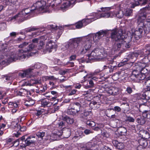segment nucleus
Wrapping results in <instances>:
<instances>
[{
  "mask_svg": "<svg viewBox=\"0 0 150 150\" xmlns=\"http://www.w3.org/2000/svg\"><path fill=\"white\" fill-rule=\"evenodd\" d=\"M112 110L115 112H119L121 111V109L118 106H115L114 107Z\"/></svg>",
  "mask_w": 150,
  "mask_h": 150,
  "instance_id": "nucleus-52",
  "label": "nucleus"
},
{
  "mask_svg": "<svg viewBox=\"0 0 150 150\" xmlns=\"http://www.w3.org/2000/svg\"><path fill=\"white\" fill-rule=\"evenodd\" d=\"M45 78L46 80H54L56 79L53 76H45Z\"/></svg>",
  "mask_w": 150,
  "mask_h": 150,
  "instance_id": "nucleus-54",
  "label": "nucleus"
},
{
  "mask_svg": "<svg viewBox=\"0 0 150 150\" xmlns=\"http://www.w3.org/2000/svg\"><path fill=\"white\" fill-rule=\"evenodd\" d=\"M11 127L15 129L17 133L14 134V136L18 137L20 135V133L18 132V129H20V125H18L16 122H12L11 125Z\"/></svg>",
  "mask_w": 150,
  "mask_h": 150,
  "instance_id": "nucleus-18",
  "label": "nucleus"
},
{
  "mask_svg": "<svg viewBox=\"0 0 150 150\" xmlns=\"http://www.w3.org/2000/svg\"><path fill=\"white\" fill-rule=\"evenodd\" d=\"M51 93L52 95H53L54 96L53 97H52L51 96H46L47 97H51L52 98L51 99V100H54V99H56L57 98V96L58 95V93L56 91H51Z\"/></svg>",
  "mask_w": 150,
  "mask_h": 150,
  "instance_id": "nucleus-33",
  "label": "nucleus"
},
{
  "mask_svg": "<svg viewBox=\"0 0 150 150\" xmlns=\"http://www.w3.org/2000/svg\"><path fill=\"white\" fill-rule=\"evenodd\" d=\"M81 108V104L79 103H74L70 105V107L67 110V113L70 115H77L80 111Z\"/></svg>",
  "mask_w": 150,
  "mask_h": 150,
  "instance_id": "nucleus-9",
  "label": "nucleus"
},
{
  "mask_svg": "<svg viewBox=\"0 0 150 150\" xmlns=\"http://www.w3.org/2000/svg\"><path fill=\"white\" fill-rule=\"evenodd\" d=\"M68 71V69H65L64 70H62L59 72V74H61L63 75L65 74Z\"/></svg>",
  "mask_w": 150,
  "mask_h": 150,
  "instance_id": "nucleus-63",
  "label": "nucleus"
},
{
  "mask_svg": "<svg viewBox=\"0 0 150 150\" xmlns=\"http://www.w3.org/2000/svg\"><path fill=\"white\" fill-rule=\"evenodd\" d=\"M146 15L144 14L143 15L140 16L138 20V28H137L133 33L134 38L137 40H138L141 37L143 30H144V23L142 20L141 21V19H144L146 18Z\"/></svg>",
  "mask_w": 150,
  "mask_h": 150,
  "instance_id": "nucleus-4",
  "label": "nucleus"
},
{
  "mask_svg": "<svg viewBox=\"0 0 150 150\" xmlns=\"http://www.w3.org/2000/svg\"><path fill=\"white\" fill-rule=\"evenodd\" d=\"M47 27L50 29L56 30L57 29L58 26L55 25H49L47 26Z\"/></svg>",
  "mask_w": 150,
  "mask_h": 150,
  "instance_id": "nucleus-43",
  "label": "nucleus"
},
{
  "mask_svg": "<svg viewBox=\"0 0 150 150\" xmlns=\"http://www.w3.org/2000/svg\"><path fill=\"white\" fill-rule=\"evenodd\" d=\"M113 16H116L119 18H121L123 16L122 12L121 11H119L116 13H115V14L113 15Z\"/></svg>",
  "mask_w": 150,
  "mask_h": 150,
  "instance_id": "nucleus-39",
  "label": "nucleus"
},
{
  "mask_svg": "<svg viewBox=\"0 0 150 150\" xmlns=\"http://www.w3.org/2000/svg\"><path fill=\"white\" fill-rule=\"evenodd\" d=\"M83 73L82 74V76L84 78L85 81L86 80V78L87 76H88L86 74V71H82Z\"/></svg>",
  "mask_w": 150,
  "mask_h": 150,
  "instance_id": "nucleus-62",
  "label": "nucleus"
},
{
  "mask_svg": "<svg viewBox=\"0 0 150 150\" xmlns=\"http://www.w3.org/2000/svg\"><path fill=\"white\" fill-rule=\"evenodd\" d=\"M102 11H103L101 14H98L97 13H95L93 14V17L90 18V19H91L92 21H94L97 19H99L101 18H108L109 17H112V15L113 13L112 12H105V11H108L110 9L109 7H102L101 8Z\"/></svg>",
  "mask_w": 150,
  "mask_h": 150,
  "instance_id": "nucleus-7",
  "label": "nucleus"
},
{
  "mask_svg": "<svg viewBox=\"0 0 150 150\" xmlns=\"http://www.w3.org/2000/svg\"><path fill=\"white\" fill-rule=\"evenodd\" d=\"M67 124L63 121H62L58 123V127L60 128H64L67 127Z\"/></svg>",
  "mask_w": 150,
  "mask_h": 150,
  "instance_id": "nucleus-37",
  "label": "nucleus"
},
{
  "mask_svg": "<svg viewBox=\"0 0 150 150\" xmlns=\"http://www.w3.org/2000/svg\"><path fill=\"white\" fill-rule=\"evenodd\" d=\"M42 65H43V64L40 63H38L34 65V67H32L33 68H29L23 72H20L19 73V76L22 78L24 77H27V78L30 77L31 76L32 70L34 68L39 69L42 67Z\"/></svg>",
  "mask_w": 150,
  "mask_h": 150,
  "instance_id": "nucleus-11",
  "label": "nucleus"
},
{
  "mask_svg": "<svg viewBox=\"0 0 150 150\" xmlns=\"http://www.w3.org/2000/svg\"><path fill=\"white\" fill-rule=\"evenodd\" d=\"M64 132H63V135L64 137L67 138L69 137L71 134V130L69 128H66L64 130Z\"/></svg>",
  "mask_w": 150,
  "mask_h": 150,
  "instance_id": "nucleus-24",
  "label": "nucleus"
},
{
  "mask_svg": "<svg viewBox=\"0 0 150 150\" xmlns=\"http://www.w3.org/2000/svg\"><path fill=\"white\" fill-rule=\"evenodd\" d=\"M126 120L127 121H128L129 122H134L135 120L132 117L130 116H128L127 117Z\"/></svg>",
  "mask_w": 150,
  "mask_h": 150,
  "instance_id": "nucleus-51",
  "label": "nucleus"
},
{
  "mask_svg": "<svg viewBox=\"0 0 150 150\" xmlns=\"http://www.w3.org/2000/svg\"><path fill=\"white\" fill-rule=\"evenodd\" d=\"M86 40L83 45L82 50L81 51V52L82 54H84L88 51L89 50L91 49L92 46V42L90 40H88L87 38V37L86 38Z\"/></svg>",
  "mask_w": 150,
  "mask_h": 150,
  "instance_id": "nucleus-12",
  "label": "nucleus"
},
{
  "mask_svg": "<svg viewBox=\"0 0 150 150\" xmlns=\"http://www.w3.org/2000/svg\"><path fill=\"white\" fill-rule=\"evenodd\" d=\"M139 5V2H136L132 4L131 6L132 8H134L136 6H138Z\"/></svg>",
  "mask_w": 150,
  "mask_h": 150,
  "instance_id": "nucleus-61",
  "label": "nucleus"
},
{
  "mask_svg": "<svg viewBox=\"0 0 150 150\" xmlns=\"http://www.w3.org/2000/svg\"><path fill=\"white\" fill-rule=\"evenodd\" d=\"M144 19H141V21H142V20L144 23V28H147L149 30H150V20H146L144 21H144H143V20Z\"/></svg>",
  "mask_w": 150,
  "mask_h": 150,
  "instance_id": "nucleus-28",
  "label": "nucleus"
},
{
  "mask_svg": "<svg viewBox=\"0 0 150 150\" xmlns=\"http://www.w3.org/2000/svg\"><path fill=\"white\" fill-rule=\"evenodd\" d=\"M23 16H22L21 15L19 14V13L18 14L12 17L10 20L11 21L16 20L19 22H21L23 21Z\"/></svg>",
  "mask_w": 150,
  "mask_h": 150,
  "instance_id": "nucleus-22",
  "label": "nucleus"
},
{
  "mask_svg": "<svg viewBox=\"0 0 150 150\" xmlns=\"http://www.w3.org/2000/svg\"><path fill=\"white\" fill-rule=\"evenodd\" d=\"M92 114V112L91 111H85L84 112V115L86 116L89 115H91Z\"/></svg>",
  "mask_w": 150,
  "mask_h": 150,
  "instance_id": "nucleus-56",
  "label": "nucleus"
},
{
  "mask_svg": "<svg viewBox=\"0 0 150 150\" xmlns=\"http://www.w3.org/2000/svg\"><path fill=\"white\" fill-rule=\"evenodd\" d=\"M145 64L142 63H138L135 65V67L132 71V74L130 76V79L135 82H139L140 81L144 80L146 77L144 73H142L143 70H146Z\"/></svg>",
  "mask_w": 150,
  "mask_h": 150,
  "instance_id": "nucleus-1",
  "label": "nucleus"
},
{
  "mask_svg": "<svg viewBox=\"0 0 150 150\" xmlns=\"http://www.w3.org/2000/svg\"><path fill=\"white\" fill-rule=\"evenodd\" d=\"M107 56L106 52L103 50L99 48L94 49L90 54L88 55V59L90 60L94 59L102 60L104 59Z\"/></svg>",
  "mask_w": 150,
  "mask_h": 150,
  "instance_id": "nucleus-3",
  "label": "nucleus"
},
{
  "mask_svg": "<svg viewBox=\"0 0 150 150\" xmlns=\"http://www.w3.org/2000/svg\"><path fill=\"white\" fill-rule=\"evenodd\" d=\"M25 136H23L21 138H20L18 140H17L15 141L14 144L16 143H17V145H18L20 143L22 142L23 140H25Z\"/></svg>",
  "mask_w": 150,
  "mask_h": 150,
  "instance_id": "nucleus-46",
  "label": "nucleus"
},
{
  "mask_svg": "<svg viewBox=\"0 0 150 150\" xmlns=\"http://www.w3.org/2000/svg\"><path fill=\"white\" fill-rule=\"evenodd\" d=\"M118 132L121 135H125L126 134L127 130L124 127H121L118 128Z\"/></svg>",
  "mask_w": 150,
  "mask_h": 150,
  "instance_id": "nucleus-27",
  "label": "nucleus"
},
{
  "mask_svg": "<svg viewBox=\"0 0 150 150\" xmlns=\"http://www.w3.org/2000/svg\"><path fill=\"white\" fill-rule=\"evenodd\" d=\"M137 122L141 125H144L146 121L145 118L143 116H140L137 119Z\"/></svg>",
  "mask_w": 150,
  "mask_h": 150,
  "instance_id": "nucleus-23",
  "label": "nucleus"
},
{
  "mask_svg": "<svg viewBox=\"0 0 150 150\" xmlns=\"http://www.w3.org/2000/svg\"><path fill=\"white\" fill-rule=\"evenodd\" d=\"M34 103V100L32 99H29L25 102V104L27 106H30L33 105Z\"/></svg>",
  "mask_w": 150,
  "mask_h": 150,
  "instance_id": "nucleus-32",
  "label": "nucleus"
},
{
  "mask_svg": "<svg viewBox=\"0 0 150 150\" xmlns=\"http://www.w3.org/2000/svg\"><path fill=\"white\" fill-rule=\"evenodd\" d=\"M77 91L75 89H71L70 90L68 93V95L71 96L75 94Z\"/></svg>",
  "mask_w": 150,
  "mask_h": 150,
  "instance_id": "nucleus-50",
  "label": "nucleus"
},
{
  "mask_svg": "<svg viewBox=\"0 0 150 150\" xmlns=\"http://www.w3.org/2000/svg\"><path fill=\"white\" fill-rule=\"evenodd\" d=\"M76 56L75 55H73L69 57L70 60L71 61L75 60L76 59Z\"/></svg>",
  "mask_w": 150,
  "mask_h": 150,
  "instance_id": "nucleus-64",
  "label": "nucleus"
},
{
  "mask_svg": "<svg viewBox=\"0 0 150 150\" xmlns=\"http://www.w3.org/2000/svg\"><path fill=\"white\" fill-rule=\"evenodd\" d=\"M35 45L34 43H31L29 45L28 49L25 50L26 52L30 51L35 48Z\"/></svg>",
  "mask_w": 150,
  "mask_h": 150,
  "instance_id": "nucleus-36",
  "label": "nucleus"
},
{
  "mask_svg": "<svg viewBox=\"0 0 150 150\" xmlns=\"http://www.w3.org/2000/svg\"><path fill=\"white\" fill-rule=\"evenodd\" d=\"M44 45V43L43 41H40L39 44H38V46H36L37 48L38 49L40 50L43 48V46Z\"/></svg>",
  "mask_w": 150,
  "mask_h": 150,
  "instance_id": "nucleus-41",
  "label": "nucleus"
},
{
  "mask_svg": "<svg viewBox=\"0 0 150 150\" xmlns=\"http://www.w3.org/2000/svg\"><path fill=\"white\" fill-rule=\"evenodd\" d=\"M38 29V28H36L35 27H33L25 29L23 31L24 33H26L28 32H31V31H34Z\"/></svg>",
  "mask_w": 150,
  "mask_h": 150,
  "instance_id": "nucleus-29",
  "label": "nucleus"
},
{
  "mask_svg": "<svg viewBox=\"0 0 150 150\" xmlns=\"http://www.w3.org/2000/svg\"><path fill=\"white\" fill-rule=\"evenodd\" d=\"M33 8V6H32L31 9L30 8H28L23 9L21 11L19 12V14L21 15L22 16H23V21L25 19L26 17L25 16L26 15H29L31 11L35 10V9Z\"/></svg>",
  "mask_w": 150,
  "mask_h": 150,
  "instance_id": "nucleus-14",
  "label": "nucleus"
},
{
  "mask_svg": "<svg viewBox=\"0 0 150 150\" xmlns=\"http://www.w3.org/2000/svg\"><path fill=\"white\" fill-rule=\"evenodd\" d=\"M112 143L114 146L117 149H121L123 148L124 145L121 142H119L116 140L112 141Z\"/></svg>",
  "mask_w": 150,
  "mask_h": 150,
  "instance_id": "nucleus-21",
  "label": "nucleus"
},
{
  "mask_svg": "<svg viewBox=\"0 0 150 150\" xmlns=\"http://www.w3.org/2000/svg\"><path fill=\"white\" fill-rule=\"evenodd\" d=\"M56 47V45L52 41L50 40L46 44V49L49 52L52 51V50L55 49Z\"/></svg>",
  "mask_w": 150,
  "mask_h": 150,
  "instance_id": "nucleus-17",
  "label": "nucleus"
},
{
  "mask_svg": "<svg viewBox=\"0 0 150 150\" xmlns=\"http://www.w3.org/2000/svg\"><path fill=\"white\" fill-rule=\"evenodd\" d=\"M90 104V106L92 107H93V106H94L95 107H97V106L96 105H98V103H97L96 101L93 100L91 101Z\"/></svg>",
  "mask_w": 150,
  "mask_h": 150,
  "instance_id": "nucleus-57",
  "label": "nucleus"
},
{
  "mask_svg": "<svg viewBox=\"0 0 150 150\" xmlns=\"http://www.w3.org/2000/svg\"><path fill=\"white\" fill-rule=\"evenodd\" d=\"M13 139L12 138H9L6 141L7 144L9 145H10L11 144H13Z\"/></svg>",
  "mask_w": 150,
  "mask_h": 150,
  "instance_id": "nucleus-55",
  "label": "nucleus"
},
{
  "mask_svg": "<svg viewBox=\"0 0 150 150\" xmlns=\"http://www.w3.org/2000/svg\"><path fill=\"white\" fill-rule=\"evenodd\" d=\"M108 93L112 95H116L119 93V90L116 87H111L107 89L106 90Z\"/></svg>",
  "mask_w": 150,
  "mask_h": 150,
  "instance_id": "nucleus-16",
  "label": "nucleus"
},
{
  "mask_svg": "<svg viewBox=\"0 0 150 150\" xmlns=\"http://www.w3.org/2000/svg\"><path fill=\"white\" fill-rule=\"evenodd\" d=\"M139 144L144 147H145L147 146L148 143V141H147L146 140L142 139L139 140Z\"/></svg>",
  "mask_w": 150,
  "mask_h": 150,
  "instance_id": "nucleus-30",
  "label": "nucleus"
},
{
  "mask_svg": "<svg viewBox=\"0 0 150 150\" xmlns=\"http://www.w3.org/2000/svg\"><path fill=\"white\" fill-rule=\"evenodd\" d=\"M144 84L147 91H150V78H147L144 80Z\"/></svg>",
  "mask_w": 150,
  "mask_h": 150,
  "instance_id": "nucleus-25",
  "label": "nucleus"
},
{
  "mask_svg": "<svg viewBox=\"0 0 150 150\" xmlns=\"http://www.w3.org/2000/svg\"><path fill=\"white\" fill-rule=\"evenodd\" d=\"M92 21L91 19H90V18H87L85 20H82V21L78 22L76 24V28L78 29L80 28Z\"/></svg>",
  "mask_w": 150,
  "mask_h": 150,
  "instance_id": "nucleus-13",
  "label": "nucleus"
},
{
  "mask_svg": "<svg viewBox=\"0 0 150 150\" xmlns=\"http://www.w3.org/2000/svg\"><path fill=\"white\" fill-rule=\"evenodd\" d=\"M62 119L64 121H66L69 124H72L74 121V120L73 118H70L67 116L64 117Z\"/></svg>",
  "mask_w": 150,
  "mask_h": 150,
  "instance_id": "nucleus-26",
  "label": "nucleus"
},
{
  "mask_svg": "<svg viewBox=\"0 0 150 150\" xmlns=\"http://www.w3.org/2000/svg\"><path fill=\"white\" fill-rule=\"evenodd\" d=\"M80 38H76L70 39L67 42V45L66 47H68V50L70 52H74L76 50L81 40Z\"/></svg>",
  "mask_w": 150,
  "mask_h": 150,
  "instance_id": "nucleus-6",
  "label": "nucleus"
},
{
  "mask_svg": "<svg viewBox=\"0 0 150 150\" xmlns=\"http://www.w3.org/2000/svg\"><path fill=\"white\" fill-rule=\"evenodd\" d=\"M86 124L87 125L91 127L94 126L95 125V123L93 121L89 120H88L86 122Z\"/></svg>",
  "mask_w": 150,
  "mask_h": 150,
  "instance_id": "nucleus-49",
  "label": "nucleus"
},
{
  "mask_svg": "<svg viewBox=\"0 0 150 150\" xmlns=\"http://www.w3.org/2000/svg\"><path fill=\"white\" fill-rule=\"evenodd\" d=\"M45 133L43 132H38L36 133V136L38 137H40L42 138L45 136Z\"/></svg>",
  "mask_w": 150,
  "mask_h": 150,
  "instance_id": "nucleus-40",
  "label": "nucleus"
},
{
  "mask_svg": "<svg viewBox=\"0 0 150 150\" xmlns=\"http://www.w3.org/2000/svg\"><path fill=\"white\" fill-rule=\"evenodd\" d=\"M94 100L96 101L98 103V105H99L100 102V97L98 96H96L94 98Z\"/></svg>",
  "mask_w": 150,
  "mask_h": 150,
  "instance_id": "nucleus-53",
  "label": "nucleus"
},
{
  "mask_svg": "<svg viewBox=\"0 0 150 150\" xmlns=\"http://www.w3.org/2000/svg\"><path fill=\"white\" fill-rule=\"evenodd\" d=\"M6 26V24L4 23H0V30H3L5 28Z\"/></svg>",
  "mask_w": 150,
  "mask_h": 150,
  "instance_id": "nucleus-48",
  "label": "nucleus"
},
{
  "mask_svg": "<svg viewBox=\"0 0 150 150\" xmlns=\"http://www.w3.org/2000/svg\"><path fill=\"white\" fill-rule=\"evenodd\" d=\"M132 13V10L129 8H127L125 10L124 15L126 16H130L131 15Z\"/></svg>",
  "mask_w": 150,
  "mask_h": 150,
  "instance_id": "nucleus-35",
  "label": "nucleus"
},
{
  "mask_svg": "<svg viewBox=\"0 0 150 150\" xmlns=\"http://www.w3.org/2000/svg\"><path fill=\"white\" fill-rule=\"evenodd\" d=\"M46 2L44 1H40L34 4V9L37 10L41 13L46 12L48 11V7L46 6Z\"/></svg>",
  "mask_w": 150,
  "mask_h": 150,
  "instance_id": "nucleus-10",
  "label": "nucleus"
},
{
  "mask_svg": "<svg viewBox=\"0 0 150 150\" xmlns=\"http://www.w3.org/2000/svg\"><path fill=\"white\" fill-rule=\"evenodd\" d=\"M137 96V98L138 99H144L145 98V97H144V98H142V96L143 95H142L140 94H137L136 95Z\"/></svg>",
  "mask_w": 150,
  "mask_h": 150,
  "instance_id": "nucleus-58",
  "label": "nucleus"
},
{
  "mask_svg": "<svg viewBox=\"0 0 150 150\" xmlns=\"http://www.w3.org/2000/svg\"><path fill=\"white\" fill-rule=\"evenodd\" d=\"M106 30H100L96 34H90L87 36L88 40L92 42V40L95 43H97L99 40L106 33Z\"/></svg>",
  "mask_w": 150,
  "mask_h": 150,
  "instance_id": "nucleus-8",
  "label": "nucleus"
},
{
  "mask_svg": "<svg viewBox=\"0 0 150 150\" xmlns=\"http://www.w3.org/2000/svg\"><path fill=\"white\" fill-rule=\"evenodd\" d=\"M25 52H26L25 50H21L18 51L17 54L12 53L9 55L8 58L3 61L1 64H5V63L11 62L16 61L18 59L23 61L26 57V55L24 54V53Z\"/></svg>",
  "mask_w": 150,
  "mask_h": 150,
  "instance_id": "nucleus-2",
  "label": "nucleus"
},
{
  "mask_svg": "<svg viewBox=\"0 0 150 150\" xmlns=\"http://www.w3.org/2000/svg\"><path fill=\"white\" fill-rule=\"evenodd\" d=\"M39 83V82L37 80H34L33 79L30 80L29 84L30 86H32L35 84H37Z\"/></svg>",
  "mask_w": 150,
  "mask_h": 150,
  "instance_id": "nucleus-45",
  "label": "nucleus"
},
{
  "mask_svg": "<svg viewBox=\"0 0 150 150\" xmlns=\"http://www.w3.org/2000/svg\"><path fill=\"white\" fill-rule=\"evenodd\" d=\"M84 136L83 133L81 130H78L76 132V137H77L82 138Z\"/></svg>",
  "mask_w": 150,
  "mask_h": 150,
  "instance_id": "nucleus-38",
  "label": "nucleus"
},
{
  "mask_svg": "<svg viewBox=\"0 0 150 150\" xmlns=\"http://www.w3.org/2000/svg\"><path fill=\"white\" fill-rule=\"evenodd\" d=\"M122 30H113L112 31L111 34V38L116 41L113 47V49L114 50L115 48L117 47V43H120L121 40L124 39L125 37L123 35Z\"/></svg>",
  "mask_w": 150,
  "mask_h": 150,
  "instance_id": "nucleus-5",
  "label": "nucleus"
},
{
  "mask_svg": "<svg viewBox=\"0 0 150 150\" xmlns=\"http://www.w3.org/2000/svg\"><path fill=\"white\" fill-rule=\"evenodd\" d=\"M145 47L146 49L147 50L146 51V52H148L149 54H150V48H149L150 47V45L147 44L146 46Z\"/></svg>",
  "mask_w": 150,
  "mask_h": 150,
  "instance_id": "nucleus-60",
  "label": "nucleus"
},
{
  "mask_svg": "<svg viewBox=\"0 0 150 150\" xmlns=\"http://www.w3.org/2000/svg\"><path fill=\"white\" fill-rule=\"evenodd\" d=\"M48 103V101L45 99L41 101V105L43 106L47 105Z\"/></svg>",
  "mask_w": 150,
  "mask_h": 150,
  "instance_id": "nucleus-47",
  "label": "nucleus"
},
{
  "mask_svg": "<svg viewBox=\"0 0 150 150\" xmlns=\"http://www.w3.org/2000/svg\"><path fill=\"white\" fill-rule=\"evenodd\" d=\"M36 140L34 136H30L28 137L25 140V142L26 145L28 146L31 144H33L35 142Z\"/></svg>",
  "mask_w": 150,
  "mask_h": 150,
  "instance_id": "nucleus-20",
  "label": "nucleus"
},
{
  "mask_svg": "<svg viewBox=\"0 0 150 150\" xmlns=\"http://www.w3.org/2000/svg\"><path fill=\"white\" fill-rule=\"evenodd\" d=\"M128 60L127 59H125L118 64L119 67L122 66L127 63Z\"/></svg>",
  "mask_w": 150,
  "mask_h": 150,
  "instance_id": "nucleus-42",
  "label": "nucleus"
},
{
  "mask_svg": "<svg viewBox=\"0 0 150 150\" xmlns=\"http://www.w3.org/2000/svg\"><path fill=\"white\" fill-rule=\"evenodd\" d=\"M63 132L62 130H57L56 133H54L51 136V139L54 141L57 140V137L62 136L63 134Z\"/></svg>",
  "mask_w": 150,
  "mask_h": 150,
  "instance_id": "nucleus-19",
  "label": "nucleus"
},
{
  "mask_svg": "<svg viewBox=\"0 0 150 150\" xmlns=\"http://www.w3.org/2000/svg\"><path fill=\"white\" fill-rule=\"evenodd\" d=\"M125 91L128 94H130L133 92V90L130 86H128L126 88Z\"/></svg>",
  "mask_w": 150,
  "mask_h": 150,
  "instance_id": "nucleus-44",
  "label": "nucleus"
},
{
  "mask_svg": "<svg viewBox=\"0 0 150 150\" xmlns=\"http://www.w3.org/2000/svg\"><path fill=\"white\" fill-rule=\"evenodd\" d=\"M88 81L89 82V85L85 86L84 88L86 89H88L94 87V84L93 81L92 80H90Z\"/></svg>",
  "mask_w": 150,
  "mask_h": 150,
  "instance_id": "nucleus-34",
  "label": "nucleus"
},
{
  "mask_svg": "<svg viewBox=\"0 0 150 150\" xmlns=\"http://www.w3.org/2000/svg\"><path fill=\"white\" fill-rule=\"evenodd\" d=\"M84 132L86 134L88 135L92 133L93 132L89 129H86L84 131Z\"/></svg>",
  "mask_w": 150,
  "mask_h": 150,
  "instance_id": "nucleus-59",
  "label": "nucleus"
},
{
  "mask_svg": "<svg viewBox=\"0 0 150 150\" xmlns=\"http://www.w3.org/2000/svg\"><path fill=\"white\" fill-rule=\"evenodd\" d=\"M123 46H125L126 48H129L130 47L129 44H127L126 41H125L124 39L121 40V42L120 43H117V47L115 48L114 50L115 51L119 50L120 48Z\"/></svg>",
  "mask_w": 150,
  "mask_h": 150,
  "instance_id": "nucleus-15",
  "label": "nucleus"
},
{
  "mask_svg": "<svg viewBox=\"0 0 150 150\" xmlns=\"http://www.w3.org/2000/svg\"><path fill=\"white\" fill-rule=\"evenodd\" d=\"M142 116L145 118H146L150 119V112L149 110H145L142 112Z\"/></svg>",
  "mask_w": 150,
  "mask_h": 150,
  "instance_id": "nucleus-31",
  "label": "nucleus"
}]
</instances>
